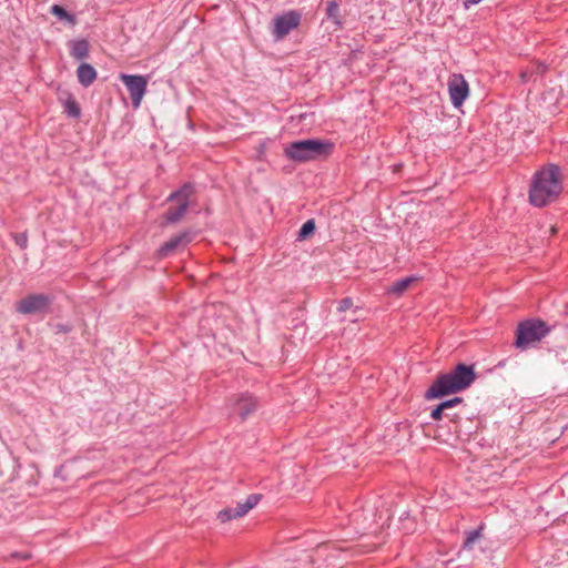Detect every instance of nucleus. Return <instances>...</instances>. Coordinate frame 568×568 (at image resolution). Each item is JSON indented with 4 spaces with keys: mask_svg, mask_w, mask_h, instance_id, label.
<instances>
[{
    "mask_svg": "<svg viewBox=\"0 0 568 568\" xmlns=\"http://www.w3.org/2000/svg\"><path fill=\"white\" fill-rule=\"evenodd\" d=\"M51 13L58 17L60 20H65L69 23H74L75 19L72 14H70L64 8L61 6L54 4L51 7Z\"/></svg>",
    "mask_w": 568,
    "mask_h": 568,
    "instance_id": "obj_17",
    "label": "nucleus"
},
{
    "mask_svg": "<svg viewBox=\"0 0 568 568\" xmlns=\"http://www.w3.org/2000/svg\"><path fill=\"white\" fill-rule=\"evenodd\" d=\"M551 331V327L542 320L530 318L518 324L516 331L515 347L527 351L536 346Z\"/></svg>",
    "mask_w": 568,
    "mask_h": 568,
    "instance_id": "obj_4",
    "label": "nucleus"
},
{
    "mask_svg": "<svg viewBox=\"0 0 568 568\" xmlns=\"http://www.w3.org/2000/svg\"><path fill=\"white\" fill-rule=\"evenodd\" d=\"M444 417L448 418L453 423H456L459 418L458 414L454 413L453 409L446 410L444 413Z\"/></svg>",
    "mask_w": 568,
    "mask_h": 568,
    "instance_id": "obj_24",
    "label": "nucleus"
},
{
    "mask_svg": "<svg viewBox=\"0 0 568 568\" xmlns=\"http://www.w3.org/2000/svg\"><path fill=\"white\" fill-rule=\"evenodd\" d=\"M338 11V6L336 2L332 1L328 3L327 12L328 16H333L335 12Z\"/></svg>",
    "mask_w": 568,
    "mask_h": 568,
    "instance_id": "obj_25",
    "label": "nucleus"
},
{
    "mask_svg": "<svg viewBox=\"0 0 568 568\" xmlns=\"http://www.w3.org/2000/svg\"><path fill=\"white\" fill-rule=\"evenodd\" d=\"M481 537V527L478 529L471 530L467 532L466 539L464 541V548L465 549H473L474 544L479 540Z\"/></svg>",
    "mask_w": 568,
    "mask_h": 568,
    "instance_id": "obj_18",
    "label": "nucleus"
},
{
    "mask_svg": "<svg viewBox=\"0 0 568 568\" xmlns=\"http://www.w3.org/2000/svg\"><path fill=\"white\" fill-rule=\"evenodd\" d=\"M448 91L453 105L459 108L469 94L468 83L462 74H453L448 80Z\"/></svg>",
    "mask_w": 568,
    "mask_h": 568,
    "instance_id": "obj_9",
    "label": "nucleus"
},
{
    "mask_svg": "<svg viewBox=\"0 0 568 568\" xmlns=\"http://www.w3.org/2000/svg\"><path fill=\"white\" fill-rule=\"evenodd\" d=\"M236 410L242 419H245L257 407L256 399L248 395L242 394L235 402Z\"/></svg>",
    "mask_w": 568,
    "mask_h": 568,
    "instance_id": "obj_12",
    "label": "nucleus"
},
{
    "mask_svg": "<svg viewBox=\"0 0 568 568\" xmlns=\"http://www.w3.org/2000/svg\"><path fill=\"white\" fill-rule=\"evenodd\" d=\"M314 231H315V222H314V220H308L302 225V227L298 232V239L304 240V239L308 237L311 234H313Z\"/></svg>",
    "mask_w": 568,
    "mask_h": 568,
    "instance_id": "obj_19",
    "label": "nucleus"
},
{
    "mask_svg": "<svg viewBox=\"0 0 568 568\" xmlns=\"http://www.w3.org/2000/svg\"><path fill=\"white\" fill-rule=\"evenodd\" d=\"M333 144L318 139L291 142L284 148V155L294 162L317 160L331 153Z\"/></svg>",
    "mask_w": 568,
    "mask_h": 568,
    "instance_id": "obj_3",
    "label": "nucleus"
},
{
    "mask_svg": "<svg viewBox=\"0 0 568 568\" xmlns=\"http://www.w3.org/2000/svg\"><path fill=\"white\" fill-rule=\"evenodd\" d=\"M120 80L126 87L134 109L141 105L142 99L146 93L148 78L135 74H120Z\"/></svg>",
    "mask_w": 568,
    "mask_h": 568,
    "instance_id": "obj_6",
    "label": "nucleus"
},
{
    "mask_svg": "<svg viewBox=\"0 0 568 568\" xmlns=\"http://www.w3.org/2000/svg\"><path fill=\"white\" fill-rule=\"evenodd\" d=\"M534 75L530 67L526 68L520 72V78L524 82L528 81Z\"/></svg>",
    "mask_w": 568,
    "mask_h": 568,
    "instance_id": "obj_23",
    "label": "nucleus"
},
{
    "mask_svg": "<svg viewBox=\"0 0 568 568\" xmlns=\"http://www.w3.org/2000/svg\"><path fill=\"white\" fill-rule=\"evenodd\" d=\"M70 52L77 60H82L89 54V43L87 40H74L70 42Z\"/></svg>",
    "mask_w": 568,
    "mask_h": 568,
    "instance_id": "obj_15",
    "label": "nucleus"
},
{
    "mask_svg": "<svg viewBox=\"0 0 568 568\" xmlns=\"http://www.w3.org/2000/svg\"><path fill=\"white\" fill-rule=\"evenodd\" d=\"M353 306V300L351 297H345L339 301L337 310L338 312H345Z\"/></svg>",
    "mask_w": 568,
    "mask_h": 568,
    "instance_id": "obj_21",
    "label": "nucleus"
},
{
    "mask_svg": "<svg viewBox=\"0 0 568 568\" xmlns=\"http://www.w3.org/2000/svg\"><path fill=\"white\" fill-rule=\"evenodd\" d=\"M16 242L22 248H24L27 246V237L24 235H17L16 236Z\"/></svg>",
    "mask_w": 568,
    "mask_h": 568,
    "instance_id": "obj_26",
    "label": "nucleus"
},
{
    "mask_svg": "<svg viewBox=\"0 0 568 568\" xmlns=\"http://www.w3.org/2000/svg\"><path fill=\"white\" fill-rule=\"evenodd\" d=\"M556 232H557L556 227L552 226L551 227V234H556Z\"/></svg>",
    "mask_w": 568,
    "mask_h": 568,
    "instance_id": "obj_28",
    "label": "nucleus"
},
{
    "mask_svg": "<svg viewBox=\"0 0 568 568\" xmlns=\"http://www.w3.org/2000/svg\"><path fill=\"white\" fill-rule=\"evenodd\" d=\"M481 0H463L464 6L468 9L470 6L479 3Z\"/></svg>",
    "mask_w": 568,
    "mask_h": 568,
    "instance_id": "obj_27",
    "label": "nucleus"
},
{
    "mask_svg": "<svg viewBox=\"0 0 568 568\" xmlns=\"http://www.w3.org/2000/svg\"><path fill=\"white\" fill-rule=\"evenodd\" d=\"M65 112L70 116L78 118L80 115V108L74 100H68L65 103Z\"/></svg>",
    "mask_w": 568,
    "mask_h": 568,
    "instance_id": "obj_20",
    "label": "nucleus"
},
{
    "mask_svg": "<svg viewBox=\"0 0 568 568\" xmlns=\"http://www.w3.org/2000/svg\"><path fill=\"white\" fill-rule=\"evenodd\" d=\"M51 300L45 294H31L16 304V311L24 315H33L45 312Z\"/></svg>",
    "mask_w": 568,
    "mask_h": 568,
    "instance_id": "obj_7",
    "label": "nucleus"
},
{
    "mask_svg": "<svg viewBox=\"0 0 568 568\" xmlns=\"http://www.w3.org/2000/svg\"><path fill=\"white\" fill-rule=\"evenodd\" d=\"M534 74H542L546 71V65L541 62H536L530 65Z\"/></svg>",
    "mask_w": 568,
    "mask_h": 568,
    "instance_id": "obj_22",
    "label": "nucleus"
},
{
    "mask_svg": "<svg viewBox=\"0 0 568 568\" xmlns=\"http://www.w3.org/2000/svg\"><path fill=\"white\" fill-rule=\"evenodd\" d=\"M194 193V187L190 183H185L178 191L172 192L168 201L169 202H178V205L174 207H170L166 212V221L169 223H176L185 215L187 207L190 205V199Z\"/></svg>",
    "mask_w": 568,
    "mask_h": 568,
    "instance_id": "obj_5",
    "label": "nucleus"
},
{
    "mask_svg": "<svg viewBox=\"0 0 568 568\" xmlns=\"http://www.w3.org/2000/svg\"><path fill=\"white\" fill-rule=\"evenodd\" d=\"M193 239V234L189 231L182 232L178 235L172 236L169 241L161 245L159 248V255L166 257L173 252L185 247Z\"/></svg>",
    "mask_w": 568,
    "mask_h": 568,
    "instance_id": "obj_11",
    "label": "nucleus"
},
{
    "mask_svg": "<svg viewBox=\"0 0 568 568\" xmlns=\"http://www.w3.org/2000/svg\"><path fill=\"white\" fill-rule=\"evenodd\" d=\"M454 433H455L456 435H458V429H457V426L455 427V430H454Z\"/></svg>",
    "mask_w": 568,
    "mask_h": 568,
    "instance_id": "obj_29",
    "label": "nucleus"
},
{
    "mask_svg": "<svg viewBox=\"0 0 568 568\" xmlns=\"http://www.w3.org/2000/svg\"><path fill=\"white\" fill-rule=\"evenodd\" d=\"M301 21V14L296 11H288L274 19L273 34L275 39L285 38L292 30L296 29Z\"/></svg>",
    "mask_w": 568,
    "mask_h": 568,
    "instance_id": "obj_8",
    "label": "nucleus"
},
{
    "mask_svg": "<svg viewBox=\"0 0 568 568\" xmlns=\"http://www.w3.org/2000/svg\"><path fill=\"white\" fill-rule=\"evenodd\" d=\"M260 501V495H250L243 503H239L235 507H229L221 510L217 515L222 523L243 517Z\"/></svg>",
    "mask_w": 568,
    "mask_h": 568,
    "instance_id": "obj_10",
    "label": "nucleus"
},
{
    "mask_svg": "<svg viewBox=\"0 0 568 568\" xmlns=\"http://www.w3.org/2000/svg\"><path fill=\"white\" fill-rule=\"evenodd\" d=\"M462 403V397H454L452 399L445 400L432 410L430 418L434 420H440L444 417V413L446 410L453 409Z\"/></svg>",
    "mask_w": 568,
    "mask_h": 568,
    "instance_id": "obj_14",
    "label": "nucleus"
},
{
    "mask_svg": "<svg viewBox=\"0 0 568 568\" xmlns=\"http://www.w3.org/2000/svg\"><path fill=\"white\" fill-rule=\"evenodd\" d=\"M564 191V174L554 163L537 170L530 181L528 200L535 207H545L556 202Z\"/></svg>",
    "mask_w": 568,
    "mask_h": 568,
    "instance_id": "obj_1",
    "label": "nucleus"
},
{
    "mask_svg": "<svg viewBox=\"0 0 568 568\" xmlns=\"http://www.w3.org/2000/svg\"><path fill=\"white\" fill-rule=\"evenodd\" d=\"M475 377L473 366L460 363L450 372L439 375L426 390L425 397L435 399L458 393L469 387Z\"/></svg>",
    "mask_w": 568,
    "mask_h": 568,
    "instance_id": "obj_2",
    "label": "nucleus"
},
{
    "mask_svg": "<svg viewBox=\"0 0 568 568\" xmlns=\"http://www.w3.org/2000/svg\"><path fill=\"white\" fill-rule=\"evenodd\" d=\"M77 77L83 87H89L97 79V71L91 64L81 63L77 69Z\"/></svg>",
    "mask_w": 568,
    "mask_h": 568,
    "instance_id": "obj_13",
    "label": "nucleus"
},
{
    "mask_svg": "<svg viewBox=\"0 0 568 568\" xmlns=\"http://www.w3.org/2000/svg\"><path fill=\"white\" fill-rule=\"evenodd\" d=\"M417 281L415 276H408L395 282L389 288V294L400 295L403 294L414 282Z\"/></svg>",
    "mask_w": 568,
    "mask_h": 568,
    "instance_id": "obj_16",
    "label": "nucleus"
}]
</instances>
